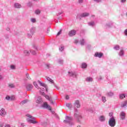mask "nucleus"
Instances as JSON below:
<instances>
[{"mask_svg":"<svg viewBox=\"0 0 127 127\" xmlns=\"http://www.w3.org/2000/svg\"><path fill=\"white\" fill-rule=\"evenodd\" d=\"M113 113H110L109 114V117H110L111 118H112V117H114V116H113Z\"/></svg>","mask_w":127,"mask_h":127,"instance_id":"54","label":"nucleus"},{"mask_svg":"<svg viewBox=\"0 0 127 127\" xmlns=\"http://www.w3.org/2000/svg\"><path fill=\"white\" fill-rule=\"evenodd\" d=\"M120 117L121 120H122V121H124V120H125L126 119V113H125V112L122 111L120 113Z\"/></svg>","mask_w":127,"mask_h":127,"instance_id":"14","label":"nucleus"},{"mask_svg":"<svg viewBox=\"0 0 127 127\" xmlns=\"http://www.w3.org/2000/svg\"><path fill=\"white\" fill-rule=\"evenodd\" d=\"M35 31V27H32L30 29V32L32 34V35H33V33H34Z\"/></svg>","mask_w":127,"mask_h":127,"instance_id":"26","label":"nucleus"},{"mask_svg":"<svg viewBox=\"0 0 127 127\" xmlns=\"http://www.w3.org/2000/svg\"><path fill=\"white\" fill-rule=\"evenodd\" d=\"M10 69H11L12 70H15V65H13V64H11L10 66Z\"/></svg>","mask_w":127,"mask_h":127,"instance_id":"39","label":"nucleus"},{"mask_svg":"<svg viewBox=\"0 0 127 127\" xmlns=\"http://www.w3.org/2000/svg\"><path fill=\"white\" fill-rule=\"evenodd\" d=\"M26 117L27 118V121L28 123H29V124H33L34 125L37 124V122L35 121V117L31 116V115L27 114L26 115Z\"/></svg>","mask_w":127,"mask_h":127,"instance_id":"1","label":"nucleus"},{"mask_svg":"<svg viewBox=\"0 0 127 127\" xmlns=\"http://www.w3.org/2000/svg\"><path fill=\"white\" fill-rule=\"evenodd\" d=\"M62 32V30H60L57 34V35H60V34H61V33Z\"/></svg>","mask_w":127,"mask_h":127,"instance_id":"56","label":"nucleus"},{"mask_svg":"<svg viewBox=\"0 0 127 127\" xmlns=\"http://www.w3.org/2000/svg\"><path fill=\"white\" fill-rule=\"evenodd\" d=\"M119 55L121 57H124V55H125V51L123 49L120 50Z\"/></svg>","mask_w":127,"mask_h":127,"instance_id":"21","label":"nucleus"},{"mask_svg":"<svg viewBox=\"0 0 127 127\" xmlns=\"http://www.w3.org/2000/svg\"><path fill=\"white\" fill-rule=\"evenodd\" d=\"M57 62L58 63H59V64H63V62H64V61H63V60L59 59L57 60Z\"/></svg>","mask_w":127,"mask_h":127,"instance_id":"33","label":"nucleus"},{"mask_svg":"<svg viewBox=\"0 0 127 127\" xmlns=\"http://www.w3.org/2000/svg\"><path fill=\"white\" fill-rule=\"evenodd\" d=\"M79 43L80 45H81L83 46L85 45V43H86V41H85V39H82L80 40Z\"/></svg>","mask_w":127,"mask_h":127,"instance_id":"25","label":"nucleus"},{"mask_svg":"<svg viewBox=\"0 0 127 127\" xmlns=\"http://www.w3.org/2000/svg\"><path fill=\"white\" fill-rule=\"evenodd\" d=\"M4 127H10V125H8V124H7Z\"/></svg>","mask_w":127,"mask_h":127,"instance_id":"63","label":"nucleus"},{"mask_svg":"<svg viewBox=\"0 0 127 127\" xmlns=\"http://www.w3.org/2000/svg\"><path fill=\"white\" fill-rule=\"evenodd\" d=\"M99 120L100 122H105V116H101L99 117Z\"/></svg>","mask_w":127,"mask_h":127,"instance_id":"27","label":"nucleus"},{"mask_svg":"<svg viewBox=\"0 0 127 127\" xmlns=\"http://www.w3.org/2000/svg\"><path fill=\"white\" fill-rule=\"evenodd\" d=\"M8 87H9V88H14V87H15V86L14 85V84H9L8 85Z\"/></svg>","mask_w":127,"mask_h":127,"instance_id":"40","label":"nucleus"},{"mask_svg":"<svg viewBox=\"0 0 127 127\" xmlns=\"http://www.w3.org/2000/svg\"><path fill=\"white\" fill-rule=\"evenodd\" d=\"M54 85L55 87L56 88L57 90H59V87H58V86H57L55 84Z\"/></svg>","mask_w":127,"mask_h":127,"instance_id":"59","label":"nucleus"},{"mask_svg":"<svg viewBox=\"0 0 127 127\" xmlns=\"http://www.w3.org/2000/svg\"><path fill=\"white\" fill-rule=\"evenodd\" d=\"M66 107L68 108V109H71V108H72V104L71 103H67L66 104Z\"/></svg>","mask_w":127,"mask_h":127,"instance_id":"37","label":"nucleus"},{"mask_svg":"<svg viewBox=\"0 0 127 127\" xmlns=\"http://www.w3.org/2000/svg\"><path fill=\"white\" fill-rule=\"evenodd\" d=\"M124 34L126 36H127V29L124 31Z\"/></svg>","mask_w":127,"mask_h":127,"instance_id":"53","label":"nucleus"},{"mask_svg":"<svg viewBox=\"0 0 127 127\" xmlns=\"http://www.w3.org/2000/svg\"><path fill=\"white\" fill-rule=\"evenodd\" d=\"M42 107L44 109H48V110L51 111V107L48 104H47V103L46 102L44 103Z\"/></svg>","mask_w":127,"mask_h":127,"instance_id":"13","label":"nucleus"},{"mask_svg":"<svg viewBox=\"0 0 127 127\" xmlns=\"http://www.w3.org/2000/svg\"><path fill=\"white\" fill-rule=\"evenodd\" d=\"M35 13L36 14H39V13H40V11L39 10H36L35 11Z\"/></svg>","mask_w":127,"mask_h":127,"instance_id":"49","label":"nucleus"},{"mask_svg":"<svg viewBox=\"0 0 127 127\" xmlns=\"http://www.w3.org/2000/svg\"><path fill=\"white\" fill-rule=\"evenodd\" d=\"M5 37L6 39H8V38H9L8 35H5Z\"/></svg>","mask_w":127,"mask_h":127,"instance_id":"57","label":"nucleus"},{"mask_svg":"<svg viewBox=\"0 0 127 127\" xmlns=\"http://www.w3.org/2000/svg\"><path fill=\"white\" fill-rule=\"evenodd\" d=\"M49 31H50V29L49 28H48L47 29V33H49Z\"/></svg>","mask_w":127,"mask_h":127,"instance_id":"61","label":"nucleus"},{"mask_svg":"<svg viewBox=\"0 0 127 127\" xmlns=\"http://www.w3.org/2000/svg\"><path fill=\"white\" fill-rule=\"evenodd\" d=\"M5 99L7 100V101H9V100H13V99H14V97H12L10 98V96H6Z\"/></svg>","mask_w":127,"mask_h":127,"instance_id":"31","label":"nucleus"},{"mask_svg":"<svg viewBox=\"0 0 127 127\" xmlns=\"http://www.w3.org/2000/svg\"><path fill=\"white\" fill-rule=\"evenodd\" d=\"M94 1H95V2H97V3H99V2H101V1H102L101 0H93Z\"/></svg>","mask_w":127,"mask_h":127,"instance_id":"52","label":"nucleus"},{"mask_svg":"<svg viewBox=\"0 0 127 127\" xmlns=\"http://www.w3.org/2000/svg\"><path fill=\"white\" fill-rule=\"evenodd\" d=\"M75 34H76V30H71L68 33V35H69V36H70V37L74 36V35H75Z\"/></svg>","mask_w":127,"mask_h":127,"instance_id":"17","label":"nucleus"},{"mask_svg":"<svg viewBox=\"0 0 127 127\" xmlns=\"http://www.w3.org/2000/svg\"><path fill=\"white\" fill-rule=\"evenodd\" d=\"M14 7H15V8H21V4L19 3H15L14 4Z\"/></svg>","mask_w":127,"mask_h":127,"instance_id":"22","label":"nucleus"},{"mask_svg":"<svg viewBox=\"0 0 127 127\" xmlns=\"http://www.w3.org/2000/svg\"><path fill=\"white\" fill-rule=\"evenodd\" d=\"M27 36L29 38H31V37H32V34L28 33Z\"/></svg>","mask_w":127,"mask_h":127,"instance_id":"48","label":"nucleus"},{"mask_svg":"<svg viewBox=\"0 0 127 127\" xmlns=\"http://www.w3.org/2000/svg\"><path fill=\"white\" fill-rule=\"evenodd\" d=\"M33 48H34V49H36V50H37V46H36L35 45H33Z\"/></svg>","mask_w":127,"mask_h":127,"instance_id":"55","label":"nucleus"},{"mask_svg":"<svg viewBox=\"0 0 127 127\" xmlns=\"http://www.w3.org/2000/svg\"><path fill=\"white\" fill-rule=\"evenodd\" d=\"M26 76L27 79H28V80H31V78H30V76H29V74L28 73L26 74Z\"/></svg>","mask_w":127,"mask_h":127,"instance_id":"44","label":"nucleus"},{"mask_svg":"<svg viewBox=\"0 0 127 127\" xmlns=\"http://www.w3.org/2000/svg\"><path fill=\"white\" fill-rule=\"evenodd\" d=\"M101 100L103 103H105L107 102V97L105 96H102L101 97Z\"/></svg>","mask_w":127,"mask_h":127,"instance_id":"30","label":"nucleus"},{"mask_svg":"<svg viewBox=\"0 0 127 127\" xmlns=\"http://www.w3.org/2000/svg\"><path fill=\"white\" fill-rule=\"evenodd\" d=\"M32 4V3H31V2H29L27 3V6H31Z\"/></svg>","mask_w":127,"mask_h":127,"instance_id":"51","label":"nucleus"},{"mask_svg":"<svg viewBox=\"0 0 127 127\" xmlns=\"http://www.w3.org/2000/svg\"><path fill=\"white\" fill-rule=\"evenodd\" d=\"M121 108H127V101L123 102L121 105Z\"/></svg>","mask_w":127,"mask_h":127,"instance_id":"19","label":"nucleus"},{"mask_svg":"<svg viewBox=\"0 0 127 127\" xmlns=\"http://www.w3.org/2000/svg\"><path fill=\"white\" fill-rule=\"evenodd\" d=\"M46 66L47 67V68H48V69H49V68L51 67V64H46Z\"/></svg>","mask_w":127,"mask_h":127,"instance_id":"47","label":"nucleus"},{"mask_svg":"<svg viewBox=\"0 0 127 127\" xmlns=\"http://www.w3.org/2000/svg\"><path fill=\"white\" fill-rule=\"evenodd\" d=\"M88 67V64L86 63H82L81 64V68L82 69H86Z\"/></svg>","mask_w":127,"mask_h":127,"instance_id":"23","label":"nucleus"},{"mask_svg":"<svg viewBox=\"0 0 127 127\" xmlns=\"http://www.w3.org/2000/svg\"><path fill=\"white\" fill-rule=\"evenodd\" d=\"M4 78V77H3V76H2V75L1 74H0V80H3Z\"/></svg>","mask_w":127,"mask_h":127,"instance_id":"50","label":"nucleus"},{"mask_svg":"<svg viewBox=\"0 0 127 127\" xmlns=\"http://www.w3.org/2000/svg\"><path fill=\"white\" fill-rule=\"evenodd\" d=\"M77 2L79 4H82L84 2V0H78Z\"/></svg>","mask_w":127,"mask_h":127,"instance_id":"41","label":"nucleus"},{"mask_svg":"<svg viewBox=\"0 0 127 127\" xmlns=\"http://www.w3.org/2000/svg\"><path fill=\"white\" fill-rule=\"evenodd\" d=\"M33 84L37 89H40L41 91H45V90H46V88H45V87L39 88V86H38V85H37V82L36 81L33 82Z\"/></svg>","mask_w":127,"mask_h":127,"instance_id":"8","label":"nucleus"},{"mask_svg":"<svg viewBox=\"0 0 127 127\" xmlns=\"http://www.w3.org/2000/svg\"><path fill=\"white\" fill-rule=\"evenodd\" d=\"M5 115H6L5 110H4L3 108L1 109L0 110V116H1V117H5Z\"/></svg>","mask_w":127,"mask_h":127,"instance_id":"10","label":"nucleus"},{"mask_svg":"<svg viewBox=\"0 0 127 127\" xmlns=\"http://www.w3.org/2000/svg\"><path fill=\"white\" fill-rule=\"evenodd\" d=\"M120 99H123L124 98H126V94H121L119 95Z\"/></svg>","mask_w":127,"mask_h":127,"instance_id":"34","label":"nucleus"},{"mask_svg":"<svg viewBox=\"0 0 127 127\" xmlns=\"http://www.w3.org/2000/svg\"><path fill=\"white\" fill-rule=\"evenodd\" d=\"M30 54V53L29 52V51H27V50H25V51H24V54L26 56H28Z\"/></svg>","mask_w":127,"mask_h":127,"instance_id":"32","label":"nucleus"},{"mask_svg":"<svg viewBox=\"0 0 127 127\" xmlns=\"http://www.w3.org/2000/svg\"><path fill=\"white\" fill-rule=\"evenodd\" d=\"M40 93L41 95H42V96H44V97H45V98L50 102L52 105H54V104H55V101H53L52 98L50 97L49 96L46 95L44 92H42L41 90H40Z\"/></svg>","mask_w":127,"mask_h":127,"instance_id":"3","label":"nucleus"},{"mask_svg":"<svg viewBox=\"0 0 127 127\" xmlns=\"http://www.w3.org/2000/svg\"><path fill=\"white\" fill-rule=\"evenodd\" d=\"M38 83H39V85L41 86L42 87H43V88H45L46 91L47 92H48V86H47V85H46L45 83H43L41 82L40 81L38 80Z\"/></svg>","mask_w":127,"mask_h":127,"instance_id":"6","label":"nucleus"},{"mask_svg":"<svg viewBox=\"0 0 127 127\" xmlns=\"http://www.w3.org/2000/svg\"><path fill=\"white\" fill-rule=\"evenodd\" d=\"M108 124L110 127H116V119H115V117H112L110 118L108 122Z\"/></svg>","mask_w":127,"mask_h":127,"instance_id":"5","label":"nucleus"},{"mask_svg":"<svg viewBox=\"0 0 127 127\" xmlns=\"http://www.w3.org/2000/svg\"><path fill=\"white\" fill-rule=\"evenodd\" d=\"M30 52L32 55H35L36 54V52H35V51L31 50H30Z\"/></svg>","mask_w":127,"mask_h":127,"instance_id":"42","label":"nucleus"},{"mask_svg":"<svg viewBox=\"0 0 127 127\" xmlns=\"http://www.w3.org/2000/svg\"><path fill=\"white\" fill-rule=\"evenodd\" d=\"M96 79H97L98 81H102V80H103V77H102V76L100 75L99 76H97L96 77Z\"/></svg>","mask_w":127,"mask_h":127,"instance_id":"38","label":"nucleus"},{"mask_svg":"<svg viewBox=\"0 0 127 127\" xmlns=\"http://www.w3.org/2000/svg\"><path fill=\"white\" fill-rule=\"evenodd\" d=\"M90 15V13L89 12H83L81 13L79 15V17L80 18H82L83 17H88V16H89Z\"/></svg>","mask_w":127,"mask_h":127,"instance_id":"9","label":"nucleus"},{"mask_svg":"<svg viewBox=\"0 0 127 127\" xmlns=\"http://www.w3.org/2000/svg\"><path fill=\"white\" fill-rule=\"evenodd\" d=\"M87 112H89L90 113H93V109L92 108H89L87 110Z\"/></svg>","mask_w":127,"mask_h":127,"instance_id":"46","label":"nucleus"},{"mask_svg":"<svg viewBox=\"0 0 127 127\" xmlns=\"http://www.w3.org/2000/svg\"><path fill=\"white\" fill-rule=\"evenodd\" d=\"M68 75L70 77H73V78H77V73L76 72H73L71 71H69L68 72Z\"/></svg>","mask_w":127,"mask_h":127,"instance_id":"11","label":"nucleus"},{"mask_svg":"<svg viewBox=\"0 0 127 127\" xmlns=\"http://www.w3.org/2000/svg\"><path fill=\"white\" fill-rule=\"evenodd\" d=\"M104 54L102 53H99V52H96L94 56L95 57H98V58H102Z\"/></svg>","mask_w":127,"mask_h":127,"instance_id":"15","label":"nucleus"},{"mask_svg":"<svg viewBox=\"0 0 127 127\" xmlns=\"http://www.w3.org/2000/svg\"><path fill=\"white\" fill-rule=\"evenodd\" d=\"M72 121L73 118L66 116L65 117V120L64 121V123H66V124H69V126H73L74 123L72 122Z\"/></svg>","mask_w":127,"mask_h":127,"instance_id":"4","label":"nucleus"},{"mask_svg":"<svg viewBox=\"0 0 127 127\" xmlns=\"http://www.w3.org/2000/svg\"><path fill=\"white\" fill-rule=\"evenodd\" d=\"M106 95L107 97H113L114 96V92L112 91L108 92L106 93Z\"/></svg>","mask_w":127,"mask_h":127,"instance_id":"24","label":"nucleus"},{"mask_svg":"<svg viewBox=\"0 0 127 127\" xmlns=\"http://www.w3.org/2000/svg\"><path fill=\"white\" fill-rule=\"evenodd\" d=\"M74 119H75L78 123H80V120H82V116L76 108H74Z\"/></svg>","mask_w":127,"mask_h":127,"instance_id":"2","label":"nucleus"},{"mask_svg":"<svg viewBox=\"0 0 127 127\" xmlns=\"http://www.w3.org/2000/svg\"><path fill=\"white\" fill-rule=\"evenodd\" d=\"M64 46H61L60 48H59V50H60V51H61L62 52L64 50Z\"/></svg>","mask_w":127,"mask_h":127,"instance_id":"45","label":"nucleus"},{"mask_svg":"<svg viewBox=\"0 0 127 127\" xmlns=\"http://www.w3.org/2000/svg\"><path fill=\"white\" fill-rule=\"evenodd\" d=\"M3 127V124L0 123V127Z\"/></svg>","mask_w":127,"mask_h":127,"instance_id":"64","label":"nucleus"},{"mask_svg":"<svg viewBox=\"0 0 127 127\" xmlns=\"http://www.w3.org/2000/svg\"><path fill=\"white\" fill-rule=\"evenodd\" d=\"M36 102L37 104H41L42 103V98L40 96H38Z\"/></svg>","mask_w":127,"mask_h":127,"instance_id":"18","label":"nucleus"},{"mask_svg":"<svg viewBox=\"0 0 127 127\" xmlns=\"http://www.w3.org/2000/svg\"><path fill=\"white\" fill-rule=\"evenodd\" d=\"M78 42H79V41L78 40H75L74 43H75V44H77Z\"/></svg>","mask_w":127,"mask_h":127,"instance_id":"58","label":"nucleus"},{"mask_svg":"<svg viewBox=\"0 0 127 127\" xmlns=\"http://www.w3.org/2000/svg\"><path fill=\"white\" fill-rule=\"evenodd\" d=\"M86 82H93V78L88 77L86 78Z\"/></svg>","mask_w":127,"mask_h":127,"instance_id":"28","label":"nucleus"},{"mask_svg":"<svg viewBox=\"0 0 127 127\" xmlns=\"http://www.w3.org/2000/svg\"><path fill=\"white\" fill-rule=\"evenodd\" d=\"M113 25H114V23L112 21H110L106 23V27L107 28H111V27H113Z\"/></svg>","mask_w":127,"mask_h":127,"instance_id":"16","label":"nucleus"},{"mask_svg":"<svg viewBox=\"0 0 127 127\" xmlns=\"http://www.w3.org/2000/svg\"><path fill=\"white\" fill-rule=\"evenodd\" d=\"M27 103V100H23L20 103V105L21 106H23L24 104H26Z\"/></svg>","mask_w":127,"mask_h":127,"instance_id":"36","label":"nucleus"},{"mask_svg":"<svg viewBox=\"0 0 127 127\" xmlns=\"http://www.w3.org/2000/svg\"><path fill=\"white\" fill-rule=\"evenodd\" d=\"M74 108L76 107L79 108L81 107V105H80V101L79 100H75L74 103Z\"/></svg>","mask_w":127,"mask_h":127,"instance_id":"12","label":"nucleus"},{"mask_svg":"<svg viewBox=\"0 0 127 127\" xmlns=\"http://www.w3.org/2000/svg\"><path fill=\"white\" fill-rule=\"evenodd\" d=\"M88 24L89 26H91V27H94V26H95V25H96V23H95V21H91L90 22H89L88 23Z\"/></svg>","mask_w":127,"mask_h":127,"instance_id":"20","label":"nucleus"},{"mask_svg":"<svg viewBox=\"0 0 127 127\" xmlns=\"http://www.w3.org/2000/svg\"><path fill=\"white\" fill-rule=\"evenodd\" d=\"M21 126L22 127H25V125H24V123H21Z\"/></svg>","mask_w":127,"mask_h":127,"instance_id":"60","label":"nucleus"},{"mask_svg":"<svg viewBox=\"0 0 127 127\" xmlns=\"http://www.w3.org/2000/svg\"><path fill=\"white\" fill-rule=\"evenodd\" d=\"M30 20L33 23H35V22H36V19H35V18H31Z\"/></svg>","mask_w":127,"mask_h":127,"instance_id":"43","label":"nucleus"},{"mask_svg":"<svg viewBox=\"0 0 127 127\" xmlns=\"http://www.w3.org/2000/svg\"><path fill=\"white\" fill-rule=\"evenodd\" d=\"M27 91H31L33 88V85L31 84L28 83L25 85Z\"/></svg>","mask_w":127,"mask_h":127,"instance_id":"7","label":"nucleus"},{"mask_svg":"<svg viewBox=\"0 0 127 127\" xmlns=\"http://www.w3.org/2000/svg\"><path fill=\"white\" fill-rule=\"evenodd\" d=\"M46 79L48 81H49V82H50L51 83H54V81H53V80H52L51 78H50L49 77H47Z\"/></svg>","mask_w":127,"mask_h":127,"instance_id":"35","label":"nucleus"},{"mask_svg":"<svg viewBox=\"0 0 127 127\" xmlns=\"http://www.w3.org/2000/svg\"><path fill=\"white\" fill-rule=\"evenodd\" d=\"M120 45H116L115 46H114L113 49H114V50H120Z\"/></svg>","mask_w":127,"mask_h":127,"instance_id":"29","label":"nucleus"},{"mask_svg":"<svg viewBox=\"0 0 127 127\" xmlns=\"http://www.w3.org/2000/svg\"><path fill=\"white\" fill-rule=\"evenodd\" d=\"M65 99H66V100H69V96L66 95V96H65Z\"/></svg>","mask_w":127,"mask_h":127,"instance_id":"62","label":"nucleus"}]
</instances>
